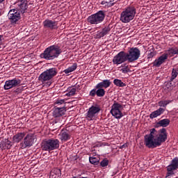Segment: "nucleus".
Returning <instances> with one entry per match:
<instances>
[{
	"label": "nucleus",
	"mask_w": 178,
	"mask_h": 178,
	"mask_svg": "<svg viewBox=\"0 0 178 178\" xmlns=\"http://www.w3.org/2000/svg\"><path fill=\"white\" fill-rule=\"evenodd\" d=\"M127 147V144H124V145H121V146L120 147V148L121 149H123V148H126Z\"/></svg>",
	"instance_id": "obj_45"
},
{
	"label": "nucleus",
	"mask_w": 178,
	"mask_h": 178,
	"mask_svg": "<svg viewBox=\"0 0 178 178\" xmlns=\"http://www.w3.org/2000/svg\"><path fill=\"white\" fill-rule=\"evenodd\" d=\"M136 8L129 6L121 13L120 20H121L122 23H130L136 17Z\"/></svg>",
	"instance_id": "obj_2"
},
{
	"label": "nucleus",
	"mask_w": 178,
	"mask_h": 178,
	"mask_svg": "<svg viewBox=\"0 0 178 178\" xmlns=\"http://www.w3.org/2000/svg\"><path fill=\"white\" fill-rule=\"evenodd\" d=\"M76 89L75 88H72L68 93L66 94L67 97H73L74 94H76Z\"/></svg>",
	"instance_id": "obj_34"
},
{
	"label": "nucleus",
	"mask_w": 178,
	"mask_h": 178,
	"mask_svg": "<svg viewBox=\"0 0 178 178\" xmlns=\"http://www.w3.org/2000/svg\"><path fill=\"white\" fill-rule=\"evenodd\" d=\"M41 148L42 151H47L48 152H51L54 149H58L59 148V140L54 138L45 139L42 142Z\"/></svg>",
	"instance_id": "obj_3"
},
{
	"label": "nucleus",
	"mask_w": 178,
	"mask_h": 178,
	"mask_svg": "<svg viewBox=\"0 0 178 178\" xmlns=\"http://www.w3.org/2000/svg\"><path fill=\"white\" fill-rule=\"evenodd\" d=\"M178 75V68H173L172 70V76L170 79V81H172L177 77Z\"/></svg>",
	"instance_id": "obj_31"
},
{
	"label": "nucleus",
	"mask_w": 178,
	"mask_h": 178,
	"mask_svg": "<svg viewBox=\"0 0 178 178\" xmlns=\"http://www.w3.org/2000/svg\"><path fill=\"white\" fill-rule=\"evenodd\" d=\"M44 27L45 29H49L50 30L58 29V23L56 21H52L51 19H46L43 22Z\"/></svg>",
	"instance_id": "obj_16"
},
{
	"label": "nucleus",
	"mask_w": 178,
	"mask_h": 178,
	"mask_svg": "<svg viewBox=\"0 0 178 178\" xmlns=\"http://www.w3.org/2000/svg\"><path fill=\"white\" fill-rule=\"evenodd\" d=\"M155 55H156L155 51H152L149 54L148 56H149V58H154V56H155Z\"/></svg>",
	"instance_id": "obj_42"
},
{
	"label": "nucleus",
	"mask_w": 178,
	"mask_h": 178,
	"mask_svg": "<svg viewBox=\"0 0 178 178\" xmlns=\"http://www.w3.org/2000/svg\"><path fill=\"white\" fill-rule=\"evenodd\" d=\"M168 59V55L166 54H163L159 58L158 60H155L154 62L153 63V66H156V67H159L165 60Z\"/></svg>",
	"instance_id": "obj_18"
},
{
	"label": "nucleus",
	"mask_w": 178,
	"mask_h": 178,
	"mask_svg": "<svg viewBox=\"0 0 178 178\" xmlns=\"http://www.w3.org/2000/svg\"><path fill=\"white\" fill-rule=\"evenodd\" d=\"M24 136H26L24 132L17 133L13 137V140L14 143H20L24 138Z\"/></svg>",
	"instance_id": "obj_24"
},
{
	"label": "nucleus",
	"mask_w": 178,
	"mask_h": 178,
	"mask_svg": "<svg viewBox=\"0 0 178 178\" xmlns=\"http://www.w3.org/2000/svg\"><path fill=\"white\" fill-rule=\"evenodd\" d=\"M62 176V171L59 168H54L50 172V178H60Z\"/></svg>",
	"instance_id": "obj_21"
},
{
	"label": "nucleus",
	"mask_w": 178,
	"mask_h": 178,
	"mask_svg": "<svg viewBox=\"0 0 178 178\" xmlns=\"http://www.w3.org/2000/svg\"><path fill=\"white\" fill-rule=\"evenodd\" d=\"M170 123V120L169 119H163L157 122L156 124V127H159L161 126V127H168Z\"/></svg>",
	"instance_id": "obj_26"
},
{
	"label": "nucleus",
	"mask_w": 178,
	"mask_h": 178,
	"mask_svg": "<svg viewBox=\"0 0 178 178\" xmlns=\"http://www.w3.org/2000/svg\"><path fill=\"white\" fill-rule=\"evenodd\" d=\"M168 166L170 170H176L178 169V157L174 158Z\"/></svg>",
	"instance_id": "obj_25"
},
{
	"label": "nucleus",
	"mask_w": 178,
	"mask_h": 178,
	"mask_svg": "<svg viewBox=\"0 0 178 178\" xmlns=\"http://www.w3.org/2000/svg\"><path fill=\"white\" fill-rule=\"evenodd\" d=\"M89 162L92 165H99V158H96V157H90L89 158Z\"/></svg>",
	"instance_id": "obj_30"
},
{
	"label": "nucleus",
	"mask_w": 178,
	"mask_h": 178,
	"mask_svg": "<svg viewBox=\"0 0 178 178\" xmlns=\"http://www.w3.org/2000/svg\"><path fill=\"white\" fill-rule=\"evenodd\" d=\"M170 102H172L170 100H161L159 102V106L165 107L166 105H168V104H170Z\"/></svg>",
	"instance_id": "obj_33"
},
{
	"label": "nucleus",
	"mask_w": 178,
	"mask_h": 178,
	"mask_svg": "<svg viewBox=\"0 0 178 178\" xmlns=\"http://www.w3.org/2000/svg\"><path fill=\"white\" fill-rule=\"evenodd\" d=\"M98 90H96V95L97 97H104L105 95V90L102 88H97Z\"/></svg>",
	"instance_id": "obj_32"
},
{
	"label": "nucleus",
	"mask_w": 178,
	"mask_h": 178,
	"mask_svg": "<svg viewBox=\"0 0 178 178\" xmlns=\"http://www.w3.org/2000/svg\"><path fill=\"white\" fill-rule=\"evenodd\" d=\"M60 140L61 141H67V140H70V135L66 131L62 132L60 134Z\"/></svg>",
	"instance_id": "obj_28"
},
{
	"label": "nucleus",
	"mask_w": 178,
	"mask_h": 178,
	"mask_svg": "<svg viewBox=\"0 0 178 178\" xmlns=\"http://www.w3.org/2000/svg\"><path fill=\"white\" fill-rule=\"evenodd\" d=\"M127 60V53L124 51H120L115 56H114L113 59V63L114 65H120Z\"/></svg>",
	"instance_id": "obj_12"
},
{
	"label": "nucleus",
	"mask_w": 178,
	"mask_h": 178,
	"mask_svg": "<svg viewBox=\"0 0 178 178\" xmlns=\"http://www.w3.org/2000/svg\"><path fill=\"white\" fill-rule=\"evenodd\" d=\"M66 113V107L63 106L62 107H58V106H54V110L53 111L54 118H60Z\"/></svg>",
	"instance_id": "obj_15"
},
{
	"label": "nucleus",
	"mask_w": 178,
	"mask_h": 178,
	"mask_svg": "<svg viewBox=\"0 0 178 178\" xmlns=\"http://www.w3.org/2000/svg\"><path fill=\"white\" fill-rule=\"evenodd\" d=\"M140 51L137 47H132L129 49L128 53H127V58L129 62H134L140 58Z\"/></svg>",
	"instance_id": "obj_8"
},
{
	"label": "nucleus",
	"mask_w": 178,
	"mask_h": 178,
	"mask_svg": "<svg viewBox=\"0 0 178 178\" xmlns=\"http://www.w3.org/2000/svg\"><path fill=\"white\" fill-rule=\"evenodd\" d=\"M56 74H58V69L52 67L43 72L38 76V80L39 81H41V83H45V81H49V80L54 79Z\"/></svg>",
	"instance_id": "obj_5"
},
{
	"label": "nucleus",
	"mask_w": 178,
	"mask_h": 178,
	"mask_svg": "<svg viewBox=\"0 0 178 178\" xmlns=\"http://www.w3.org/2000/svg\"><path fill=\"white\" fill-rule=\"evenodd\" d=\"M49 86H51V82H49Z\"/></svg>",
	"instance_id": "obj_48"
},
{
	"label": "nucleus",
	"mask_w": 178,
	"mask_h": 178,
	"mask_svg": "<svg viewBox=\"0 0 178 178\" xmlns=\"http://www.w3.org/2000/svg\"><path fill=\"white\" fill-rule=\"evenodd\" d=\"M95 94H97V89H93L90 92L89 95H90V97H95Z\"/></svg>",
	"instance_id": "obj_40"
},
{
	"label": "nucleus",
	"mask_w": 178,
	"mask_h": 178,
	"mask_svg": "<svg viewBox=\"0 0 178 178\" xmlns=\"http://www.w3.org/2000/svg\"><path fill=\"white\" fill-rule=\"evenodd\" d=\"M167 88H170V87H173V84L172 83V81L168 82L166 84Z\"/></svg>",
	"instance_id": "obj_43"
},
{
	"label": "nucleus",
	"mask_w": 178,
	"mask_h": 178,
	"mask_svg": "<svg viewBox=\"0 0 178 178\" xmlns=\"http://www.w3.org/2000/svg\"><path fill=\"white\" fill-rule=\"evenodd\" d=\"M154 133L156 141L159 143V145H161L162 143H165V141L168 140V133L166 132V129L162 128L159 131L156 130V132Z\"/></svg>",
	"instance_id": "obj_7"
},
{
	"label": "nucleus",
	"mask_w": 178,
	"mask_h": 178,
	"mask_svg": "<svg viewBox=\"0 0 178 178\" xmlns=\"http://www.w3.org/2000/svg\"><path fill=\"white\" fill-rule=\"evenodd\" d=\"M100 111L101 108H99L98 106H92L87 113L88 120H92V118H94L97 113H99Z\"/></svg>",
	"instance_id": "obj_14"
},
{
	"label": "nucleus",
	"mask_w": 178,
	"mask_h": 178,
	"mask_svg": "<svg viewBox=\"0 0 178 178\" xmlns=\"http://www.w3.org/2000/svg\"><path fill=\"white\" fill-rule=\"evenodd\" d=\"M101 5H104L105 6H108V1H102Z\"/></svg>",
	"instance_id": "obj_44"
},
{
	"label": "nucleus",
	"mask_w": 178,
	"mask_h": 178,
	"mask_svg": "<svg viewBox=\"0 0 178 178\" xmlns=\"http://www.w3.org/2000/svg\"><path fill=\"white\" fill-rule=\"evenodd\" d=\"M62 54V49L58 45H51L47 47L42 54H40L41 58H44L47 60H54L56 59Z\"/></svg>",
	"instance_id": "obj_1"
},
{
	"label": "nucleus",
	"mask_w": 178,
	"mask_h": 178,
	"mask_svg": "<svg viewBox=\"0 0 178 178\" xmlns=\"http://www.w3.org/2000/svg\"><path fill=\"white\" fill-rule=\"evenodd\" d=\"M120 109H122L121 104L119 103H114L111 106L110 113H111L112 116L115 118V119H120L121 118H123V113Z\"/></svg>",
	"instance_id": "obj_10"
},
{
	"label": "nucleus",
	"mask_w": 178,
	"mask_h": 178,
	"mask_svg": "<svg viewBox=\"0 0 178 178\" xmlns=\"http://www.w3.org/2000/svg\"><path fill=\"white\" fill-rule=\"evenodd\" d=\"M35 136L33 134H29L26 136L24 140L20 143L22 149L31 147L34 144Z\"/></svg>",
	"instance_id": "obj_9"
},
{
	"label": "nucleus",
	"mask_w": 178,
	"mask_h": 178,
	"mask_svg": "<svg viewBox=\"0 0 178 178\" xmlns=\"http://www.w3.org/2000/svg\"><path fill=\"white\" fill-rule=\"evenodd\" d=\"M105 19V12L103 10H99L95 14L91 15L88 17V22L90 24H99L102 23Z\"/></svg>",
	"instance_id": "obj_6"
},
{
	"label": "nucleus",
	"mask_w": 178,
	"mask_h": 178,
	"mask_svg": "<svg viewBox=\"0 0 178 178\" xmlns=\"http://www.w3.org/2000/svg\"><path fill=\"white\" fill-rule=\"evenodd\" d=\"M156 133V129L153 128L150 129V134L145 136V145L147 148H156L159 147V143L156 142V138H155V134Z\"/></svg>",
	"instance_id": "obj_4"
},
{
	"label": "nucleus",
	"mask_w": 178,
	"mask_h": 178,
	"mask_svg": "<svg viewBox=\"0 0 178 178\" xmlns=\"http://www.w3.org/2000/svg\"><path fill=\"white\" fill-rule=\"evenodd\" d=\"M170 54H172L173 55L178 54V49H172L170 50Z\"/></svg>",
	"instance_id": "obj_41"
},
{
	"label": "nucleus",
	"mask_w": 178,
	"mask_h": 178,
	"mask_svg": "<svg viewBox=\"0 0 178 178\" xmlns=\"http://www.w3.org/2000/svg\"><path fill=\"white\" fill-rule=\"evenodd\" d=\"M116 2H118L117 0L110 1V2H108V3H107L108 8H111V6H113V5H115V3H116Z\"/></svg>",
	"instance_id": "obj_39"
},
{
	"label": "nucleus",
	"mask_w": 178,
	"mask_h": 178,
	"mask_svg": "<svg viewBox=\"0 0 178 178\" xmlns=\"http://www.w3.org/2000/svg\"><path fill=\"white\" fill-rule=\"evenodd\" d=\"M113 83L115 86H117V87H126V83H123L122 80L118 79H114Z\"/></svg>",
	"instance_id": "obj_29"
},
{
	"label": "nucleus",
	"mask_w": 178,
	"mask_h": 178,
	"mask_svg": "<svg viewBox=\"0 0 178 178\" xmlns=\"http://www.w3.org/2000/svg\"><path fill=\"white\" fill-rule=\"evenodd\" d=\"M77 69V63H74L71 67H69L67 69L64 70V73L65 74H69V73H72V72H74Z\"/></svg>",
	"instance_id": "obj_27"
},
{
	"label": "nucleus",
	"mask_w": 178,
	"mask_h": 178,
	"mask_svg": "<svg viewBox=\"0 0 178 178\" xmlns=\"http://www.w3.org/2000/svg\"><path fill=\"white\" fill-rule=\"evenodd\" d=\"M2 41V35H0V48H1V42Z\"/></svg>",
	"instance_id": "obj_46"
},
{
	"label": "nucleus",
	"mask_w": 178,
	"mask_h": 178,
	"mask_svg": "<svg viewBox=\"0 0 178 178\" xmlns=\"http://www.w3.org/2000/svg\"><path fill=\"white\" fill-rule=\"evenodd\" d=\"M55 105H57V108H60L59 106L60 105H63V106H65V99H58L56 101V102L54 103Z\"/></svg>",
	"instance_id": "obj_35"
},
{
	"label": "nucleus",
	"mask_w": 178,
	"mask_h": 178,
	"mask_svg": "<svg viewBox=\"0 0 178 178\" xmlns=\"http://www.w3.org/2000/svg\"><path fill=\"white\" fill-rule=\"evenodd\" d=\"M109 31H111V26L109 25L102 29L101 32H97L96 34V38H102V37H105L107 34H109Z\"/></svg>",
	"instance_id": "obj_17"
},
{
	"label": "nucleus",
	"mask_w": 178,
	"mask_h": 178,
	"mask_svg": "<svg viewBox=\"0 0 178 178\" xmlns=\"http://www.w3.org/2000/svg\"><path fill=\"white\" fill-rule=\"evenodd\" d=\"M20 83H22V81L16 78L6 81L4 85V90H10L13 87H17V86H20Z\"/></svg>",
	"instance_id": "obj_13"
},
{
	"label": "nucleus",
	"mask_w": 178,
	"mask_h": 178,
	"mask_svg": "<svg viewBox=\"0 0 178 178\" xmlns=\"http://www.w3.org/2000/svg\"><path fill=\"white\" fill-rule=\"evenodd\" d=\"M108 165H109V161L108 159H104L100 162V166H102V168H105L108 166Z\"/></svg>",
	"instance_id": "obj_36"
},
{
	"label": "nucleus",
	"mask_w": 178,
	"mask_h": 178,
	"mask_svg": "<svg viewBox=\"0 0 178 178\" xmlns=\"http://www.w3.org/2000/svg\"><path fill=\"white\" fill-rule=\"evenodd\" d=\"M165 112V109L162 108H159L158 110L153 111L150 115L149 118L150 119H155V118H158V116H161L162 113Z\"/></svg>",
	"instance_id": "obj_23"
},
{
	"label": "nucleus",
	"mask_w": 178,
	"mask_h": 178,
	"mask_svg": "<svg viewBox=\"0 0 178 178\" xmlns=\"http://www.w3.org/2000/svg\"><path fill=\"white\" fill-rule=\"evenodd\" d=\"M112 82L109 79H105L103 81L99 83L96 86V88H108V87L111 86Z\"/></svg>",
	"instance_id": "obj_20"
},
{
	"label": "nucleus",
	"mask_w": 178,
	"mask_h": 178,
	"mask_svg": "<svg viewBox=\"0 0 178 178\" xmlns=\"http://www.w3.org/2000/svg\"><path fill=\"white\" fill-rule=\"evenodd\" d=\"M167 170H168V172H167V175L165 176V177H169V176H172V175H175V172H173V170H170L169 168V166L167 167Z\"/></svg>",
	"instance_id": "obj_38"
},
{
	"label": "nucleus",
	"mask_w": 178,
	"mask_h": 178,
	"mask_svg": "<svg viewBox=\"0 0 178 178\" xmlns=\"http://www.w3.org/2000/svg\"><path fill=\"white\" fill-rule=\"evenodd\" d=\"M3 1H5V0H0V3H2V2H3Z\"/></svg>",
	"instance_id": "obj_47"
},
{
	"label": "nucleus",
	"mask_w": 178,
	"mask_h": 178,
	"mask_svg": "<svg viewBox=\"0 0 178 178\" xmlns=\"http://www.w3.org/2000/svg\"><path fill=\"white\" fill-rule=\"evenodd\" d=\"M8 17L11 23V24H16L20 20V13L16 10H10L8 14Z\"/></svg>",
	"instance_id": "obj_11"
},
{
	"label": "nucleus",
	"mask_w": 178,
	"mask_h": 178,
	"mask_svg": "<svg viewBox=\"0 0 178 178\" xmlns=\"http://www.w3.org/2000/svg\"><path fill=\"white\" fill-rule=\"evenodd\" d=\"M17 5L22 13H24L27 10V8H29L27 1H21Z\"/></svg>",
	"instance_id": "obj_22"
},
{
	"label": "nucleus",
	"mask_w": 178,
	"mask_h": 178,
	"mask_svg": "<svg viewBox=\"0 0 178 178\" xmlns=\"http://www.w3.org/2000/svg\"><path fill=\"white\" fill-rule=\"evenodd\" d=\"M12 147V142H10L8 139H5V140H3L0 143V148L1 149H10Z\"/></svg>",
	"instance_id": "obj_19"
},
{
	"label": "nucleus",
	"mask_w": 178,
	"mask_h": 178,
	"mask_svg": "<svg viewBox=\"0 0 178 178\" xmlns=\"http://www.w3.org/2000/svg\"><path fill=\"white\" fill-rule=\"evenodd\" d=\"M120 71L124 74L129 73V72H130V68L129 67V65H126V66L122 67V68L120 70Z\"/></svg>",
	"instance_id": "obj_37"
}]
</instances>
